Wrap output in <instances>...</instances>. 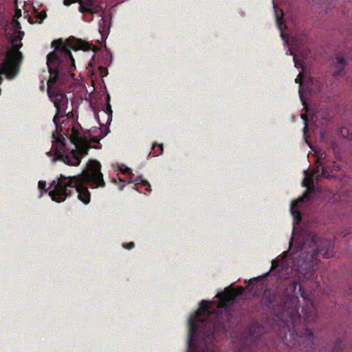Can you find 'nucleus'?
<instances>
[{
  "label": "nucleus",
  "mask_w": 352,
  "mask_h": 352,
  "mask_svg": "<svg viewBox=\"0 0 352 352\" xmlns=\"http://www.w3.org/2000/svg\"><path fill=\"white\" fill-rule=\"evenodd\" d=\"M91 45L74 36L69 37L66 43L59 38L52 41V46L54 50L47 56V65L50 73L47 82V93L56 109L53 118L56 129L52 135V148L46 153L48 157H52V162L61 161L69 166H78L82 158L87 155L91 148L89 130L84 131L79 123H75L72 127L69 140L76 148L67 149L65 138L62 133L60 119L65 117L68 105V98L63 86L74 78V74L72 72L76 68L71 49L87 51L91 49Z\"/></svg>",
  "instance_id": "1"
},
{
  "label": "nucleus",
  "mask_w": 352,
  "mask_h": 352,
  "mask_svg": "<svg viewBox=\"0 0 352 352\" xmlns=\"http://www.w3.org/2000/svg\"><path fill=\"white\" fill-rule=\"evenodd\" d=\"M217 296L220 300L217 305L218 310L211 311L210 304L203 300L199 303V310L188 321V344L194 345L197 341V333H200L206 344L203 352H217L214 344L216 336L228 331V324L232 318L227 307L229 302L236 298L234 289L226 288Z\"/></svg>",
  "instance_id": "2"
},
{
  "label": "nucleus",
  "mask_w": 352,
  "mask_h": 352,
  "mask_svg": "<svg viewBox=\"0 0 352 352\" xmlns=\"http://www.w3.org/2000/svg\"><path fill=\"white\" fill-rule=\"evenodd\" d=\"M89 184L92 188L105 186L103 175L101 173V164L96 160H89L87 169L81 174L75 176L59 175L57 180H53L50 185L49 195L56 202L64 201L70 197L75 189L78 198L85 204L90 202L91 193L87 186Z\"/></svg>",
  "instance_id": "3"
},
{
  "label": "nucleus",
  "mask_w": 352,
  "mask_h": 352,
  "mask_svg": "<svg viewBox=\"0 0 352 352\" xmlns=\"http://www.w3.org/2000/svg\"><path fill=\"white\" fill-rule=\"evenodd\" d=\"M284 285L285 289L280 303L277 295L270 289L264 291L262 302L267 306L272 305L274 309H276L275 307H277V309L279 311V318L283 319L285 316L289 317L290 321L294 325L301 317V315L299 314V307L298 306L299 298L295 294L296 289L298 288V292L304 300L307 299L306 293L296 280H286Z\"/></svg>",
  "instance_id": "4"
},
{
  "label": "nucleus",
  "mask_w": 352,
  "mask_h": 352,
  "mask_svg": "<svg viewBox=\"0 0 352 352\" xmlns=\"http://www.w3.org/2000/svg\"><path fill=\"white\" fill-rule=\"evenodd\" d=\"M12 23L16 30L14 35L10 37L12 48L6 52V59L0 67V76L5 75L10 80L14 78L19 72L23 60L19 50L22 47L21 40L24 36V32L19 30L21 28L19 22L14 19Z\"/></svg>",
  "instance_id": "5"
},
{
  "label": "nucleus",
  "mask_w": 352,
  "mask_h": 352,
  "mask_svg": "<svg viewBox=\"0 0 352 352\" xmlns=\"http://www.w3.org/2000/svg\"><path fill=\"white\" fill-rule=\"evenodd\" d=\"M263 330L261 326H250L248 333L241 336L237 352H259L265 344V336L262 333Z\"/></svg>",
  "instance_id": "6"
},
{
  "label": "nucleus",
  "mask_w": 352,
  "mask_h": 352,
  "mask_svg": "<svg viewBox=\"0 0 352 352\" xmlns=\"http://www.w3.org/2000/svg\"><path fill=\"white\" fill-rule=\"evenodd\" d=\"M289 337L292 340L287 339V333H283L281 336V341L290 349H294L295 351H309L313 349L314 345V335L311 329L306 328L302 336L298 335L297 333H292L290 329H288Z\"/></svg>",
  "instance_id": "7"
},
{
  "label": "nucleus",
  "mask_w": 352,
  "mask_h": 352,
  "mask_svg": "<svg viewBox=\"0 0 352 352\" xmlns=\"http://www.w3.org/2000/svg\"><path fill=\"white\" fill-rule=\"evenodd\" d=\"M311 241L315 247L311 255L313 261H317L320 256L327 258L333 256L334 242L331 239H319L318 236L314 235Z\"/></svg>",
  "instance_id": "8"
},
{
  "label": "nucleus",
  "mask_w": 352,
  "mask_h": 352,
  "mask_svg": "<svg viewBox=\"0 0 352 352\" xmlns=\"http://www.w3.org/2000/svg\"><path fill=\"white\" fill-rule=\"evenodd\" d=\"M325 156L326 154L324 153H320L318 154L316 161L318 165L314 170L309 178L307 179V184H305L306 186L313 184L314 179L318 180L320 177L326 178H329L331 177V175L328 172L327 169L323 167L322 160L325 157Z\"/></svg>",
  "instance_id": "9"
},
{
  "label": "nucleus",
  "mask_w": 352,
  "mask_h": 352,
  "mask_svg": "<svg viewBox=\"0 0 352 352\" xmlns=\"http://www.w3.org/2000/svg\"><path fill=\"white\" fill-rule=\"evenodd\" d=\"M80 12L85 14H96L102 10L101 6L97 3L95 0H79Z\"/></svg>",
  "instance_id": "10"
},
{
  "label": "nucleus",
  "mask_w": 352,
  "mask_h": 352,
  "mask_svg": "<svg viewBox=\"0 0 352 352\" xmlns=\"http://www.w3.org/2000/svg\"><path fill=\"white\" fill-rule=\"evenodd\" d=\"M302 314L306 324L314 322L317 316L316 309L311 300L302 307Z\"/></svg>",
  "instance_id": "11"
},
{
  "label": "nucleus",
  "mask_w": 352,
  "mask_h": 352,
  "mask_svg": "<svg viewBox=\"0 0 352 352\" xmlns=\"http://www.w3.org/2000/svg\"><path fill=\"white\" fill-rule=\"evenodd\" d=\"M346 60L342 56H338L336 58V65L333 72L334 76H338L342 74L346 65Z\"/></svg>",
  "instance_id": "12"
},
{
  "label": "nucleus",
  "mask_w": 352,
  "mask_h": 352,
  "mask_svg": "<svg viewBox=\"0 0 352 352\" xmlns=\"http://www.w3.org/2000/svg\"><path fill=\"white\" fill-rule=\"evenodd\" d=\"M130 183H133L135 185L141 184L142 186L146 187V190L148 192H151V185L148 182L146 179H143L142 176H138L135 177V175L133 177V179H130Z\"/></svg>",
  "instance_id": "13"
},
{
  "label": "nucleus",
  "mask_w": 352,
  "mask_h": 352,
  "mask_svg": "<svg viewBox=\"0 0 352 352\" xmlns=\"http://www.w3.org/2000/svg\"><path fill=\"white\" fill-rule=\"evenodd\" d=\"M274 9H275V17H276V23H277V25H278V29L282 31L283 30V23H284V19H283V11L282 10H280V12L278 10H277L275 8V6H274Z\"/></svg>",
  "instance_id": "14"
},
{
  "label": "nucleus",
  "mask_w": 352,
  "mask_h": 352,
  "mask_svg": "<svg viewBox=\"0 0 352 352\" xmlns=\"http://www.w3.org/2000/svg\"><path fill=\"white\" fill-rule=\"evenodd\" d=\"M298 204V202H294L292 204L291 212L294 219L297 221V223H299L301 221L302 219L301 213L300 212V211L294 209L295 207H297Z\"/></svg>",
  "instance_id": "15"
},
{
  "label": "nucleus",
  "mask_w": 352,
  "mask_h": 352,
  "mask_svg": "<svg viewBox=\"0 0 352 352\" xmlns=\"http://www.w3.org/2000/svg\"><path fill=\"white\" fill-rule=\"evenodd\" d=\"M163 150L164 149L162 144L155 143L152 146V151L150 153L149 155L152 153L153 157L159 156L162 154Z\"/></svg>",
  "instance_id": "16"
},
{
  "label": "nucleus",
  "mask_w": 352,
  "mask_h": 352,
  "mask_svg": "<svg viewBox=\"0 0 352 352\" xmlns=\"http://www.w3.org/2000/svg\"><path fill=\"white\" fill-rule=\"evenodd\" d=\"M100 113L102 116L107 118V122H108L111 119V116H112V111H111V105L109 102L107 103L106 109L102 110Z\"/></svg>",
  "instance_id": "17"
},
{
  "label": "nucleus",
  "mask_w": 352,
  "mask_h": 352,
  "mask_svg": "<svg viewBox=\"0 0 352 352\" xmlns=\"http://www.w3.org/2000/svg\"><path fill=\"white\" fill-rule=\"evenodd\" d=\"M120 170L121 171L122 173L128 175L130 179H133L134 174L132 173L131 169H130L127 166L122 165V166L120 168Z\"/></svg>",
  "instance_id": "18"
},
{
  "label": "nucleus",
  "mask_w": 352,
  "mask_h": 352,
  "mask_svg": "<svg viewBox=\"0 0 352 352\" xmlns=\"http://www.w3.org/2000/svg\"><path fill=\"white\" fill-rule=\"evenodd\" d=\"M344 346V344L342 340L338 339V340L336 341V342L334 344L332 352H339Z\"/></svg>",
  "instance_id": "19"
},
{
  "label": "nucleus",
  "mask_w": 352,
  "mask_h": 352,
  "mask_svg": "<svg viewBox=\"0 0 352 352\" xmlns=\"http://www.w3.org/2000/svg\"><path fill=\"white\" fill-rule=\"evenodd\" d=\"M314 191V187H308L307 189L305 191L304 194H303V196L302 197V201L305 199V200H309L310 199V195Z\"/></svg>",
  "instance_id": "20"
},
{
  "label": "nucleus",
  "mask_w": 352,
  "mask_h": 352,
  "mask_svg": "<svg viewBox=\"0 0 352 352\" xmlns=\"http://www.w3.org/2000/svg\"><path fill=\"white\" fill-rule=\"evenodd\" d=\"M47 16L46 12L43 10L36 15V17L37 19L40 20V23H41Z\"/></svg>",
  "instance_id": "21"
},
{
  "label": "nucleus",
  "mask_w": 352,
  "mask_h": 352,
  "mask_svg": "<svg viewBox=\"0 0 352 352\" xmlns=\"http://www.w3.org/2000/svg\"><path fill=\"white\" fill-rule=\"evenodd\" d=\"M291 54L294 56V62L295 67L297 68H303V67H304L303 63L300 61H298L296 58V56L294 55V54L292 52H291Z\"/></svg>",
  "instance_id": "22"
},
{
  "label": "nucleus",
  "mask_w": 352,
  "mask_h": 352,
  "mask_svg": "<svg viewBox=\"0 0 352 352\" xmlns=\"http://www.w3.org/2000/svg\"><path fill=\"white\" fill-rule=\"evenodd\" d=\"M234 289V294H236V298L238 296L242 295L244 292V288L243 287H238L236 289Z\"/></svg>",
  "instance_id": "23"
},
{
  "label": "nucleus",
  "mask_w": 352,
  "mask_h": 352,
  "mask_svg": "<svg viewBox=\"0 0 352 352\" xmlns=\"http://www.w3.org/2000/svg\"><path fill=\"white\" fill-rule=\"evenodd\" d=\"M302 78H303V74L302 73H300L297 76L296 78L295 79L296 83L300 84L299 88H300L301 83H302Z\"/></svg>",
  "instance_id": "24"
},
{
  "label": "nucleus",
  "mask_w": 352,
  "mask_h": 352,
  "mask_svg": "<svg viewBox=\"0 0 352 352\" xmlns=\"http://www.w3.org/2000/svg\"><path fill=\"white\" fill-rule=\"evenodd\" d=\"M38 187L41 190H45V191H47V189H45L46 183L45 181H42V180L39 181L38 183Z\"/></svg>",
  "instance_id": "25"
},
{
  "label": "nucleus",
  "mask_w": 352,
  "mask_h": 352,
  "mask_svg": "<svg viewBox=\"0 0 352 352\" xmlns=\"http://www.w3.org/2000/svg\"><path fill=\"white\" fill-rule=\"evenodd\" d=\"M123 248L127 250H131L134 248L135 244L133 242H129L128 243H123Z\"/></svg>",
  "instance_id": "26"
},
{
  "label": "nucleus",
  "mask_w": 352,
  "mask_h": 352,
  "mask_svg": "<svg viewBox=\"0 0 352 352\" xmlns=\"http://www.w3.org/2000/svg\"><path fill=\"white\" fill-rule=\"evenodd\" d=\"M316 269H317V266H315V265H313L312 267H311V270L309 272V274L307 276L308 278H313L314 274L315 271L316 270Z\"/></svg>",
  "instance_id": "27"
},
{
  "label": "nucleus",
  "mask_w": 352,
  "mask_h": 352,
  "mask_svg": "<svg viewBox=\"0 0 352 352\" xmlns=\"http://www.w3.org/2000/svg\"><path fill=\"white\" fill-rule=\"evenodd\" d=\"M301 118L305 121V126L303 128V131L305 133H306V130L307 129V115L306 114H302L301 115Z\"/></svg>",
  "instance_id": "28"
},
{
  "label": "nucleus",
  "mask_w": 352,
  "mask_h": 352,
  "mask_svg": "<svg viewBox=\"0 0 352 352\" xmlns=\"http://www.w3.org/2000/svg\"><path fill=\"white\" fill-rule=\"evenodd\" d=\"M78 1L79 0H64V4L68 6L72 3H78Z\"/></svg>",
  "instance_id": "29"
},
{
  "label": "nucleus",
  "mask_w": 352,
  "mask_h": 352,
  "mask_svg": "<svg viewBox=\"0 0 352 352\" xmlns=\"http://www.w3.org/2000/svg\"><path fill=\"white\" fill-rule=\"evenodd\" d=\"M95 117L98 120V123L100 124V126L104 124L103 123L101 122V121L100 120V113H99V112L95 114Z\"/></svg>",
  "instance_id": "30"
},
{
  "label": "nucleus",
  "mask_w": 352,
  "mask_h": 352,
  "mask_svg": "<svg viewBox=\"0 0 352 352\" xmlns=\"http://www.w3.org/2000/svg\"><path fill=\"white\" fill-rule=\"evenodd\" d=\"M252 282H257V279L256 278H254V279H252V280H248L249 285L248 286V287H250L251 283H252Z\"/></svg>",
  "instance_id": "31"
},
{
  "label": "nucleus",
  "mask_w": 352,
  "mask_h": 352,
  "mask_svg": "<svg viewBox=\"0 0 352 352\" xmlns=\"http://www.w3.org/2000/svg\"><path fill=\"white\" fill-rule=\"evenodd\" d=\"M300 97L301 101H302V104H303V105H304V107L306 108V104H305V100L302 99V96H301V95H300Z\"/></svg>",
  "instance_id": "32"
},
{
  "label": "nucleus",
  "mask_w": 352,
  "mask_h": 352,
  "mask_svg": "<svg viewBox=\"0 0 352 352\" xmlns=\"http://www.w3.org/2000/svg\"><path fill=\"white\" fill-rule=\"evenodd\" d=\"M19 14V16H21V10H17L16 12V14Z\"/></svg>",
  "instance_id": "33"
},
{
  "label": "nucleus",
  "mask_w": 352,
  "mask_h": 352,
  "mask_svg": "<svg viewBox=\"0 0 352 352\" xmlns=\"http://www.w3.org/2000/svg\"><path fill=\"white\" fill-rule=\"evenodd\" d=\"M305 174V176L307 177V170H305L304 171Z\"/></svg>",
  "instance_id": "34"
},
{
  "label": "nucleus",
  "mask_w": 352,
  "mask_h": 352,
  "mask_svg": "<svg viewBox=\"0 0 352 352\" xmlns=\"http://www.w3.org/2000/svg\"><path fill=\"white\" fill-rule=\"evenodd\" d=\"M343 131H347V129H342V130L341 131V133H342V132H343Z\"/></svg>",
  "instance_id": "35"
},
{
  "label": "nucleus",
  "mask_w": 352,
  "mask_h": 352,
  "mask_svg": "<svg viewBox=\"0 0 352 352\" xmlns=\"http://www.w3.org/2000/svg\"><path fill=\"white\" fill-rule=\"evenodd\" d=\"M336 167L338 168V166L333 165V168H336Z\"/></svg>",
  "instance_id": "36"
}]
</instances>
